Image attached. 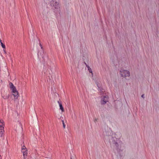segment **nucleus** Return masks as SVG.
I'll return each mask as SVG.
<instances>
[{
  "label": "nucleus",
  "mask_w": 159,
  "mask_h": 159,
  "mask_svg": "<svg viewBox=\"0 0 159 159\" xmlns=\"http://www.w3.org/2000/svg\"><path fill=\"white\" fill-rule=\"evenodd\" d=\"M120 74L123 77H129L130 74L129 72L127 70H125L124 68H121L120 71Z\"/></svg>",
  "instance_id": "f03ea898"
},
{
  "label": "nucleus",
  "mask_w": 159,
  "mask_h": 159,
  "mask_svg": "<svg viewBox=\"0 0 159 159\" xmlns=\"http://www.w3.org/2000/svg\"><path fill=\"white\" fill-rule=\"evenodd\" d=\"M25 149H26V148L25 146H23L22 147V148H21L22 150H23Z\"/></svg>",
  "instance_id": "9d476101"
},
{
  "label": "nucleus",
  "mask_w": 159,
  "mask_h": 159,
  "mask_svg": "<svg viewBox=\"0 0 159 159\" xmlns=\"http://www.w3.org/2000/svg\"><path fill=\"white\" fill-rule=\"evenodd\" d=\"M0 159H2L0 155Z\"/></svg>",
  "instance_id": "a211bd4d"
},
{
  "label": "nucleus",
  "mask_w": 159,
  "mask_h": 159,
  "mask_svg": "<svg viewBox=\"0 0 159 159\" xmlns=\"http://www.w3.org/2000/svg\"><path fill=\"white\" fill-rule=\"evenodd\" d=\"M57 102L59 104V105H60V104H61V102L59 101H57Z\"/></svg>",
  "instance_id": "f8f14e48"
},
{
  "label": "nucleus",
  "mask_w": 159,
  "mask_h": 159,
  "mask_svg": "<svg viewBox=\"0 0 159 159\" xmlns=\"http://www.w3.org/2000/svg\"><path fill=\"white\" fill-rule=\"evenodd\" d=\"M26 157H25H25H24V159H26Z\"/></svg>",
  "instance_id": "f3484780"
},
{
  "label": "nucleus",
  "mask_w": 159,
  "mask_h": 159,
  "mask_svg": "<svg viewBox=\"0 0 159 159\" xmlns=\"http://www.w3.org/2000/svg\"><path fill=\"white\" fill-rule=\"evenodd\" d=\"M59 107L60 108V109L61 110V111L63 112L64 111V108L62 107V104H60L59 105Z\"/></svg>",
  "instance_id": "0eeeda50"
},
{
  "label": "nucleus",
  "mask_w": 159,
  "mask_h": 159,
  "mask_svg": "<svg viewBox=\"0 0 159 159\" xmlns=\"http://www.w3.org/2000/svg\"><path fill=\"white\" fill-rule=\"evenodd\" d=\"M50 4L51 6L54 7L56 10H60V5L59 2H57L52 0L51 1Z\"/></svg>",
  "instance_id": "7ed1b4c3"
},
{
  "label": "nucleus",
  "mask_w": 159,
  "mask_h": 159,
  "mask_svg": "<svg viewBox=\"0 0 159 159\" xmlns=\"http://www.w3.org/2000/svg\"><path fill=\"white\" fill-rule=\"evenodd\" d=\"M63 125V127L64 128H65V125L64 121L63 120H61Z\"/></svg>",
  "instance_id": "1a4fd4ad"
},
{
  "label": "nucleus",
  "mask_w": 159,
  "mask_h": 159,
  "mask_svg": "<svg viewBox=\"0 0 159 159\" xmlns=\"http://www.w3.org/2000/svg\"><path fill=\"white\" fill-rule=\"evenodd\" d=\"M4 52H5V53H6V52L4 50Z\"/></svg>",
  "instance_id": "6ab92c4d"
},
{
  "label": "nucleus",
  "mask_w": 159,
  "mask_h": 159,
  "mask_svg": "<svg viewBox=\"0 0 159 159\" xmlns=\"http://www.w3.org/2000/svg\"><path fill=\"white\" fill-rule=\"evenodd\" d=\"M9 85L10 89H11L12 91L13 95L15 97V98H17L18 96V93L16 88L11 83H10Z\"/></svg>",
  "instance_id": "f257e3e1"
},
{
  "label": "nucleus",
  "mask_w": 159,
  "mask_h": 159,
  "mask_svg": "<svg viewBox=\"0 0 159 159\" xmlns=\"http://www.w3.org/2000/svg\"><path fill=\"white\" fill-rule=\"evenodd\" d=\"M22 152L23 153V155L24 157H27V149L22 150Z\"/></svg>",
  "instance_id": "39448f33"
},
{
  "label": "nucleus",
  "mask_w": 159,
  "mask_h": 159,
  "mask_svg": "<svg viewBox=\"0 0 159 159\" xmlns=\"http://www.w3.org/2000/svg\"><path fill=\"white\" fill-rule=\"evenodd\" d=\"M97 121V119H95V120H94V122H96V121Z\"/></svg>",
  "instance_id": "dca6fc26"
},
{
  "label": "nucleus",
  "mask_w": 159,
  "mask_h": 159,
  "mask_svg": "<svg viewBox=\"0 0 159 159\" xmlns=\"http://www.w3.org/2000/svg\"><path fill=\"white\" fill-rule=\"evenodd\" d=\"M39 45L40 46L41 48L42 49V48H43V46H42V45H41V44L40 43H39Z\"/></svg>",
  "instance_id": "4468645a"
},
{
  "label": "nucleus",
  "mask_w": 159,
  "mask_h": 159,
  "mask_svg": "<svg viewBox=\"0 0 159 159\" xmlns=\"http://www.w3.org/2000/svg\"><path fill=\"white\" fill-rule=\"evenodd\" d=\"M114 144L115 145L116 147H117V146H118V143H116V142H115L114 143Z\"/></svg>",
  "instance_id": "9b49d317"
},
{
  "label": "nucleus",
  "mask_w": 159,
  "mask_h": 159,
  "mask_svg": "<svg viewBox=\"0 0 159 159\" xmlns=\"http://www.w3.org/2000/svg\"><path fill=\"white\" fill-rule=\"evenodd\" d=\"M4 125L3 121L2 119L0 120V128H4Z\"/></svg>",
  "instance_id": "423d86ee"
},
{
  "label": "nucleus",
  "mask_w": 159,
  "mask_h": 159,
  "mask_svg": "<svg viewBox=\"0 0 159 159\" xmlns=\"http://www.w3.org/2000/svg\"><path fill=\"white\" fill-rule=\"evenodd\" d=\"M70 159H72L71 157Z\"/></svg>",
  "instance_id": "412c9836"
},
{
  "label": "nucleus",
  "mask_w": 159,
  "mask_h": 159,
  "mask_svg": "<svg viewBox=\"0 0 159 159\" xmlns=\"http://www.w3.org/2000/svg\"><path fill=\"white\" fill-rule=\"evenodd\" d=\"M8 98V96H6V97H3V98L4 99H7V98Z\"/></svg>",
  "instance_id": "ddd939ff"
},
{
  "label": "nucleus",
  "mask_w": 159,
  "mask_h": 159,
  "mask_svg": "<svg viewBox=\"0 0 159 159\" xmlns=\"http://www.w3.org/2000/svg\"><path fill=\"white\" fill-rule=\"evenodd\" d=\"M87 67H88V70L89 71V72H90V73H92V70H91V69L89 67V66H87Z\"/></svg>",
  "instance_id": "6e6552de"
},
{
  "label": "nucleus",
  "mask_w": 159,
  "mask_h": 159,
  "mask_svg": "<svg viewBox=\"0 0 159 159\" xmlns=\"http://www.w3.org/2000/svg\"><path fill=\"white\" fill-rule=\"evenodd\" d=\"M97 86H98V87H99V86L98 85V84H97Z\"/></svg>",
  "instance_id": "aec40b11"
},
{
  "label": "nucleus",
  "mask_w": 159,
  "mask_h": 159,
  "mask_svg": "<svg viewBox=\"0 0 159 159\" xmlns=\"http://www.w3.org/2000/svg\"><path fill=\"white\" fill-rule=\"evenodd\" d=\"M141 97L142 98H144V94H142L141 96Z\"/></svg>",
  "instance_id": "2eb2a0df"
},
{
  "label": "nucleus",
  "mask_w": 159,
  "mask_h": 159,
  "mask_svg": "<svg viewBox=\"0 0 159 159\" xmlns=\"http://www.w3.org/2000/svg\"><path fill=\"white\" fill-rule=\"evenodd\" d=\"M108 97L106 95L103 96V98L101 99V103L102 104H105L108 102Z\"/></svg>",
  "instance_id": "20e7f679"
}]
</instances>
